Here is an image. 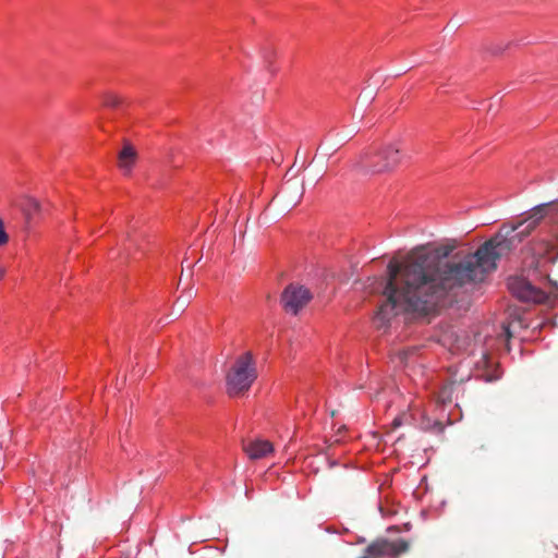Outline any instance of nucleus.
Here are the masks:
<instances>
[{
	"label": "nucleus",
	"mask_w": 558,
	"mask_h": 558,
	"mask_svg": "<svg viewBox=\"0 0 558 558\" xmlns=\"http://www.w3.org/2000/svg\"><path fill=\"white\" fill-rule=\"evenodd\" d=\"M196 295V291H194L192 288L189 289L185 294L183 295L184 299H189V302Z\"/></svg>",
	"instance_id": "obj_16"
},
{
	"label": "nucleus",
	"mask_w": 558,
	"mask_h": 558,
	"mask_svg": "<svg viewBox=\"0 0 558 558\" xmlns=\"http://www.w3.org/2000/svg\"><path fill=\"white\" fill-rule=\"evenodd\" d=\"M402 425V417L401 416H398L396 417L392 423H391V426L393 429L400 427Z\"/></svg>",
	"instance_id": "obj_17"
},
{
	"label": "nucleus",
	"mask_w": 558,
	"mask_h": 558,
	"mask_svg": "<svg viewBox=\"0 0 558 558\" xmlns=\"http://www.w3.org/2000/svg\"><path fill=\"white\" fill-rule=\"evenodd\" d=\"M505 333H506V337H507L508 339H510V338L512 337V333H511L510 328H509L508 326H507V327H505Z\"/></svg>",
	"instance_id": "obj_19"
},
{
	"label": "nucleus",
	"mask_w": 558,
	"mask_h": 558,
	"mask_svg": "<svg viewBox=\"0 0 558 558\" xmlns=\"http://www.w3.org/2000/svg\"><path fill=\"white\" fill-rule=\"evenodd\" d=\"M409 548L410 544L405 539H398L396 542L378 539L366 547V555L361 558H380L384 556L398 557L399 555L407 553Z\"/></svg>",
	"instance_id": "obj_6"
},
{
	"label": "nucleus",
	"mask_w": 558,
	"mask_h": 558,
	"mask_svg": "<svg viewBox=\"0 0 558 558\" xmlns=\"http://www.w3.org/2000/svg\"><path fill=\"white\" fill-rule=\"evenodd\" d=\"M137 159V153L130 143H124L123 148L118 154V167L125 174L129 175Z\"/></svg>",
	"instance_id": "obj_9"
},
{
	"label": "nucleus",
	"mask_w": 558,
	"mask_h": 558,
	"mask_svg": "<svg viewBox=\"0 0 558 558\" xmlns=\"http://www.w3.org/2000/svg\"><path fill=\"white\" fill-rule=\"evenodd\" d=\"M538 558H558V547L549 545L548 548H544L542 553L538 554Z\"/></svg>",
	"instance_id": "obj_13"
},
{
	"label": "nucleus",
	"mask_w": 558,
	"mask_h": 558,
	"mask_svg": "<svg viewBox=\"0 0 558 558\" xmlns=\"http://www.w3.org/2000/svg\"><path fill=\"white\" fill-rule=\"evenodd\" d=\"M304 184L300 181H287L281 187V197L287 207H294L300 203L304 194Z\"/></svg>",
	"instance_id": "obj_7"
},
{
	"label": "nucleus",
	"mask_w": 558,
	"mask_h": 558,
	"mask_svg": "<svg viewBox=\"0 0 558 558\" xmlns=\"http://www.w3.org/2000/svg\"><path fill=\"white\" fill-rule=\"evenodd\" d=\"M104 105L116 108L122 104V99L114 94L107 93L102 96Z\"/></svg>",
	"instance_id": "obj_11"
},
{
	"label": "nucleus",
	"mask_w": 558,
	"mask_h": 558,
	"mask_svg": "<svg viewBox=\"0 0 558 558\" xmlns=\"http://www.w3.org/2000/svg\"><path fill=\"white\" fill-rule=\"evenodd\" d=\"M243 450L252 460L267 457L274 451V446L268 440L255 439L243 441Z\"/></svg>",
	"instance_id": "obj_8"
},
{
	"label": "nucleus",
	"mask_w": 558,
	"mask_h": 558,
	"mask_svg": "<svg viewBox=\"0 0 558 558\" xmlns=\"http://www.w3.org/2000/svg\"><path fill=\"white\" fill-rule=\"evenodd\" d=\"M359 132L357 126H352L350 130L345 132H336L335 137L338 142H347L351 140Z\"/></svg>",
	"instance_id": "obj_12"
},
{
	"label": "nucleus",
	"mask_w": 558,
	"mask_h": 558,
	"mask_svg": "<svg viewBox=\"0 0 558 558\" xmlns=\"http://www.w3.org/2000/svg\"><path fill=\"white\" fill-rule=\"evenodd\" d=\"M257 378L256 367L251 352L241 354L227 374V392L239 396L250 389Z\"/></svg>",
	"instance_id": "obj_3"
},
{
	"label": "nucleus",
	"mask_w": 558,
	"mask_h": 558,
	"mask_svg": "<svg viewBox=\"0 0 558 558\" xmlns=\"http://www.w3.org/2000/svg\"><path fill=\"white\" fill-rule=\"evenodd\" d=\"M313 294L304 286L290 283L281 294V304L286 312L296 315L312 300Z\"/></svg>",
	"instance_id": "obj_5"
},
{
	"label": "nucleus",
	"mask_w": 558,
	"mask_h": 558,
	"mask_svg": "<svg viewBox=\"0 0 558 558\" xmlns=\"http://www.w3.org/2000/svg\"><path fill=\"white\" fill-rule=\"evenodd\" d=\"M549 283L550 290L545 292L534 287L525 278L512 277L508 280V288L521 301L543 304L551 300L558 301V283L556 281H550Z\"/></svg>",
	"instance_id": "obj_4"
},
{
	"label": "nucleus",
	"mask_w": 558,
	"mask_h": 558,
	"mask_svg": "<svg viewBox=\"0 0 558 558\" xmlns=\"http://www.w3.org/2000/svg\"><path fill=\"white\" fill-rule=\"evenodd\" d=\"M402 159L401 148L397 143H389L378 148H369L353 162L354 170L362 174H381L396 169Z\"/></svg>",
	"instance_id": "obj_2"
},
{
	"label": "nucleus",
	"mask_w": 558,
	"mask_h": 558,
	"mask_svg": "<svg viewBox=\"0 0 558 558\" xmlns=\"http://www.w3.org/2000/svg\"><path fill=\"white\" fill-rule=\"evenodd\" d=\"M9 242V235L3 228V222L0 219V246L5 245Z\"/></svg>",
	"instance_id": "obj_15"
},
{
	"label": "nucleus",
	"mask_w": 558,
	"mask_h": 558,
	"mask_svg": "<svg viewBox=\"0 0 558 558\" xmlns=\"http://www.w3.org/2000/svg\"><path fill=\"white\" fill-rule=\"evenodd\" d=\"M189 304H190L189 299H184V296H180L174 304V308L177 310L178 313H182V312H184V310L187 307Z\"/></svg>",
	"instance_id": "obj_14"
},
{
	"label": "nucleus",
	"mask_w": 558,
	"mask_h": 558,
	"mask_svg": "<svg viewBox=\"0 0 558 558\" xmlns=\"http://www.w3.org/2000/svg\"><path fill=\"white\" fill-rule=\"evenodd\" d=\"M547 206H535L525 220L506 232V236L497 234L474 253L451 255L454 244H442L420 246L402 262L391 260L383 290L385 301L374 316L375 327L386 328L398 314L424 317L439 312L456 299L462 287L482 281L487 272L495 270L497 259L539 225Z\"/></svg>",
	"instance_id": "obj_1"
},
{
	"label": "nucleus",
	"mask_w": 558,
	"mask_h": 558,
	"mask_svg": "<svg viewBox=\"0 0 558 558\" xmlns=\"http://www.w3.org/2000/svg\"><path fill=\"white\" fill-rule=\"evenodd\" d=\"M5 274L7 268L2 264H0V281L4 278Z\"/></svg>",
	"instance_id": "obj_18"
},
{
	"label": "nucleus",
	"mask_w": 558,
	"mask_h": 558,
	"mask_svg": "<svg viewBox=\"0 0 558 558\" xmlns=\"http://www.w3.org/2000/svg\"><path fill=\"white\" fill-rule=\"evenodd\" d=\"M43 209L40 202L33 197H27L23 204V210L28 219L38 215Z\"/></svg>",
	"instance_id": "obj_10"
}]
</instances>
